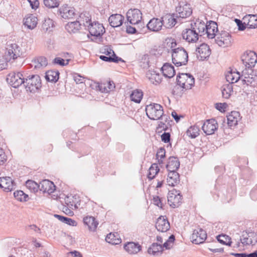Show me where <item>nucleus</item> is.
<instances>
[{"label":"nucleus","instance_id":"35","mask_svg":"<svg viewBox=\"0 0 257 257\" xmlns=\"http://www.w3.org/2000/svg\"><path fill=\"white\" fill-rule=\"evenodd\" d=\"M83 222L88 226L89 230L95 231L97 227L98 223L93 216H87L83 218Z\"/></svg>","mask_w":257,"mask_h":257},{"label":"nucleus","instance_id":"38","mask_svg":"<svg viewBox=\"0 0 257 257\" xmlns=\"http://www.w3.org/2000/svg\"><path fill=\"white\" fill-rule=\"evenodd\" d=\"M91 17L88 13H81L79 18L77 19L78 22L80 24V26L83 25L85 27L88 28V25L91 23Z\"/></svg>","mask_w":257,"mask_h":257},{"label":"nucleus","instance_id":"57","mask_svg":"<svg viewBox=\"0 0 257 257\" xmlns=\"http://www.w3.org/2000/svg\"><path fill=\"white\" fill-rule=\"evenodd\" d=\"M168 47L171 49V53L173 52L174 49H177V44L174 39H169L167 40V42Z\"/></svg>","mask_w":257,"mask_h":257},{"label":"nucleus","instance_id":"55","mask_svg":"<svg viewBox=\"0 0 257 257\" xmlns=\"http://www.w3.org/2000/svg\"><path fill=\"white\" fill-rule=\"evenodd\" d=\"M247 25L249 26V28L257 27V17L255 15H252L250 17Z\"/></svg>","mask_w":257,"mask_h":257},{"label":"nucleus","instance_id":"7","mask_svg":"<svg viewBox=\"0 0 257 257\" xmlns=\"http://www.w3.org/2000/svg\"><path fill=\"white\" fill-rule=\"evenodd\" d=\"M182 200V196L179 191L173 189L170 191L168 194V202L170 206L173 208L179 207Z\"/></svg>","mask_w":257,"mask_h":257},{"label":"nucleus","instance_id":"56","mask_svg":"<svg viewBox=\"0 0 257 257\" xmlns=\"http://www.w3.org/2000/svg\"><path fill=\"white\" fill-rule=\"evenodd\" d=\"M231 254L235 257H257V251L249 254L245 253H231Z\"/></svg>","mask_w":257,"mask_h":257},{"label":"nucleus","instance_id":"6","mask_svg":"<svg viewBox=\"0 0 257 257\" xmlns=\"http://www.w3.org/2000/svg\"><path fill=\"white\" fill-rule=\"evenodd\" d=\"M215 41L218 46L226 47L231 44V37L227 31H221L217 34Z\"/></svg>","mask_w":257,"mask_h":257},{"label":"nucleus","instance_id":"53","mask_svg":"<svg viewBox=\"0 0 257 257\" xmlns=\"http://www.w3.org/2000/svg\"><path fill=\"white\" fill-rule=\"evenodd\" d=\"M220 195L222 196H224L225 197V200L224 201V202H228L232 198L231 193H228L227 191L225 190L224 187H223L220 192L217 194V197H219Z\"/></svg>","mask_w":257,"mask_h":257},{"label":"nucleus","instance_id":"59","mask_svg":"<svg viewBox=\"0 0 257 257\" xmlns=\"http://www.w3.org/2000/svg\"><path fill=\"white\" fill-rule=\"evenodd\" d=\"M53 62L54 64H58L61 66H64L68 64L69 60H67L66 62L65 63V60L63 59L60 57H56L53 60Z\"/></svg>","mask_w":257,"mask_h":257},{"label":"nucleus","instance_id":"12","mask_svg":"<svg viewBox=\"0 0 257 257\" xmlns=\"http://www.w3.org/2000/svg\"><path fill=\"white\" fill-rule=\"evenodd\" d=\"M191 238L193 243L199 244L204 242L207 238V233L204 229L197 228L194 230Z\"/></svg>","mask_w":257,"mask_h":257},{"label":"nucleus","instance_id":"15","mask_svg":"<svg viewBox=\"0 0 257 257\" xmlns=\"http://www.w3.org/2000/svg\"><path fill=\"white\" fill-rule=\"evenodd\" d=\"M218 127L217 121L215 119L207 120L202 126V129L207 135L214 134Z\"/></svg>","mask_w":257,"mask_h":257},{"label":"nucleus","instance_id":"31","mask_svg":"<svg viewBox=\"0 0 257 257\" xmlns=\"http://www.w3.org/2000/svg\"><path fill=\"white\" fill-rule=\"evenodd\" d=\"M101 92L108 93L115 88V85L113 81H106L98 84L97 86Z\"/></svg>","mask_w":257,"mask_h":257},{"label":"nucleus","instance_id":"64","mask_svg":"<svg viewBox=\"0 0 257 257\" xmlns=\"http://www.w3.org/2000/svg\"><path fill=\"white\" fill-rule=\"evenodd\" d=\"M65 257H82V255L79 251L74 250L68 252Z\"/></svg>","mask_w":257,"mask_h":257},{"label":"nucleus","instance_id":"41","mask_svg":"<svg viewBox=\"0 0 257 257\" xmlns=\"http://www.w3.org/2000/svg\"><path fill=\"white\" fill-rule=\"evenodd\" d=\"M65 28L69 33H74L79 31L81 27L77 20L76 21L68 23L65 26Z\"/></svg>","mask_w":257,"mask_h":257},{"label":"nucleus","instance_id":"52","mask_svg":"<svg viewBox=\"0 0 257 257\" xmlns=\"http://www.w3.org/2000/svg\"><path fill=\"white\" fill-rule=\"evenodd\" d=\"M153 202L155 205L161 208H163L165 202V199L164 198H160L158 196H155L153 197Z\"/></svg>","mask_w":257,"mask_h":257},{"label":"nucleus","instance_id":"33","mask_svg":"<svg viewBox=\"0 0 257 257\" xmlns=\"http://www.w3.org/2000/svg\"><path fill=\"white\" fill-rule=\"evenodd\" d=\"M146 77L155 85L159 84L162 81L161 75L154 70H149L146 73Z\"/></svg>","mask_w":257,"mask_h":257},{"label":"nucleus","instance_id":"10","mask_svg":"<svg viewBox=\"0 0 257 257\" xmlns=\"http://www.w3.org/2000/svg\"><path fill=\"white\" fill-rule=\"evenodd\" d=\"M242 61L247 69H252L257 62V55L253 51L246 52L242 56Z\"/></svg>","mask_w":257,"mask_h":257},{"label":"nucleus","instance_id":"44","mask_svg":"<svg viewBox=\"0 0 257 257\" xmlns=\"http://www.w3.org/2000/svg\"><path fill=\"white\" fill-rule=\"evenodd\" d=\"M143 96V92L141 90H134L130 95L131 100L136 103H140Z\"/></svg>","mask_w":257,"mask_h":257},{"label":"nucleus","instance_id":"17","mask_svg":"<svg viewBox=\"0 0 257 257\" xmlns=\"http://www.w3.org/2000/svg\"><path fill=\"white\" fill-rule=\"evenodd\" d=\"M176 17L186 18L189 17L192 13V10L190 5L185 4L176 8Z\"/></svg>","mask_w":257,"mask_h":257},{"label":"nucleus","instance_id":"54","mask_svg":"<svg viewBox=\"0 0 257 257\" xmlns=\"http://www.w3.org/2000/svg\"><path fill=\"white\" fill-rule=\"evenodd\" d=\"M45 6L49 8H54L58 7L59 5L57 0H44Z\"/></svg>","mask_w":257,"mask_h":257},{"label":"nucleus","instance_id":"61","mask_svg":"<svg viewBox=\"0 0 257 257\" xmlns=\"http://www.w3.org/2000/svg\"><path fill=\"white\" fill-rule=\"evenodd\" d=\"M166 155V151L164 148H160L156 154L157 159H164Z\"/></svg>","mask_w":257,"mask_h":257},{"label":"nucleus","instance_id":"49","mask_svg":"<svg viewBox=\"0 0 257 257\" xmlns=\"http://www.w3.org/2000/svg\"><path fill=\"white\" fill-rule=\"evenodd\" d=\"M105 240L112 244H118L121 242V239L116 237L114 234L112 233L107 235Z\"/></svg>","mask_w":257,"mask_h":257},{"label":"nucleus","instance_id":"43","mask_svg":"<svg viewBox=\"0 0 257 257\" xmlns=\"http://www.w3.org/2000/svg\"><path fill=\"white\" fill-rule=\"evenodd\" d=\"M199 127L197 125L191 126L187 131V135L192 139L196 138L199 135Z\"/></svg>","mask_w":257,"mask_h":257},{"label":"nucleus","instance_id":"63","mask_svg":"<svg viewBox=\"0 0 257 257\" xmlns=\"http://www.w3.org/2000/svg\"><path fill=\"white\" fill-rule=\"evenodd\" d=\"M171 136L170 133L164 132L161 135V140L165 143H169L170 141Z\"/></svg>","mask_w":257,"mask_h":257},{"label":"nucleus","instance_id":"46","mask_svg":"<svg viewBox=\"0 0 257 257\" xmlns=\"http://www.w3.org/2000/svg\"><path fill=\"white\" fill-rule=\"evenodd\" d=\"M14 196L16 199L21 202L27 201L29 199L28 195L22 190L15 191L14 193Z\"/></svg>","mask_w":257,"mask_h":257},{"label":"nucleus","instance_id":"20","mask_svg":"<svg viewBox=\"0 0 257 257\" xmlns=\"http://www.w3.org/2000/svg\"><path fill=\"white\" fill-rule=\"evenodd\" d=\"M217 24L213 21L207 23L205 33L209 39L215 38L216 36V33H218Z\"/></svg>","mask_w":257,"mask_h":257},{"label":"nucleus","instance_id":"51","mask_svg":"<svg viewBox=\"0 0 257 257\" xmlns=\"http://www.w3.org/2000/svg\"><path fill=\"white\" fill-rule=\"evenodd\" d=\"M65 203L71 209H76L77 208L75 201L74 200L73 196H67L65 198Z\"/></svg>","mask_w":257,"mask_h":257},{"label":"nucleus","instance_id":"18","mask_svg":"<svg viewBox=\"0 0 257 257\" xmlns=\"http://www.w3.org/2000/svg\"><path fill=\"white\" fill-rule=\"evenodd\" d=\"M0 187L6 192H10L15 189V184L14 181L9 177H0Z\"/></svg>","mask_w":257,"mask_h":257},{"label":"nucleus","instance_id":"42","mask_svg":"<svg viewBox=\"0 0 257 257\" xmlns=\"http://www.w3.org/2000/svg\"><path fill=\"white\" fill-rule=\"evenodd\" d=\"M222 97L228 99L230 97L231 93L233 92V88L231 84L223 85L221 89Z\"/></svg>","mask_w":257,"mask_h":257},{"label":"nucleus","instance_id":"45","mask_svg":"<svg viewBox=\"0 0 257 257\" xmlns=\"http://www.w3.org/2000/svg\"><path fill=\"white\" fill-rule=\"evenodd\" d=\"M54 26V24L53 20L48 18L44 21L42 25V29L45 32H51L52 31Z\"/></svg>","mask_w":257,"mask_h":257},{"label":"nucleus","instance_id":"34","mask_svg":"<svg viewBox=\"0 0 257 257\" xmlns=\"http://www.w3.org/2000/svg\"><path fill=\"white\" fill-rule=\"evenodd\" d=\"M180 182V176L177 172H169L167 179V184L171 186H174Z\"/></svg>","mask_w":257,"mask_h":257},{"label":"nucleus","instance_id":"58","mask_svg":"<svg viewBox=\"0 0 257 257\" xmlns=\"http://www.w3.org/2000/svg\"><path fill=\"white\" fill-rule=\"evenodd\" d=\"M169 125V122H168L167 124L166 122L160 121L158 122V125L157 127V129L158 130L159 132H162V131H167L168 130V125Z\"/></svg>","mask_w":257,"mask_h":257},{"label":"nucleus","instance_id":"39","mask_svg":"<svg viewBox=\"0 0 257 257\" xmlns=\"http://www.w3.org/2000/svg\"><path fill=\"white\" fill-rule=\"evenodd\" d=\"M163 251L162 245L158 243H153L148 248V252L150 254L158 255Z\"/></svg>","mask_w":257,"mask_h":257},{"label":"nucleus","instance_id":"29","mask_svg":"<svg viewBox=\"0 0 257 257\" xmlns=\"http://www.w3.org/2000/svg\"><path fill=\"white\" fill-rule=\"evenodd\" d=\"M48 65L47 59L44 57H39L32 61L31 66L36 70H41Z\"/></svg>","mask_w":257,"mask_h":257},{"label":"nucleus","instance_id":"23","mask_svg":"<svg viewBox=\"0 0 257 257\" xmlns=\"http://www.w3.org/2000/svg\"><path fill=\"white\" fill-rule=\"evenodd\" d=\"M124 249L129 254H137L142 249V246L138 242H128L123 246Z\"/></svg>","mask_w":257,"mask_h":257},{"label":"nucleus","instance_id":"26","mask_svg":"<svg viewBox=\"0 0 257 257\" xmlns=\"http://www.w3.org/2000/svg\"><path fill=\"white\" fill-rule=\"evenodd\" d=\"M162 21L163 26L166 28H172L177 24V21L176 18H175L174 15H171L167 14L162 17Z\"/></svg>","mask_w":257,"mask_h":257},{"label":"nucleus","instance_id":"30","mask_svg":"<svg viewBox=\"0 0 257 257\" xmlns=\"http://www.w3.org/2000/svg\"><path fill=\"white\" fill-rule=\"evenodd\" d=\"M59 13L61 16L64 19L72 18L75 15L74 9L68 6L61 8Z\"/></svg>","mask_w":257,"mask_h":257},{"label":"nucleus","instance_id":"27","mask_svg":"<svg viewBox=\"0 0 257 257\" xmlns=\"http://www.w3.org/2000/svg\"><path fill=\"white\" fill-rule=\"evenodd\" d=\"M166 167L168 172H177L176 171L180 167V162L178 158L175 157H170Z\"/></svg>","mask_w":257,"mask_h":257},{"label":"nucleus","instance_id":"47","mask_svg":"<svg viewBox=\"0 0 257 257\" xmlns=\"http://www.w3.org/2000/svg\"><path fill=\"white\" fill-rule=\"evenodd\" d=\"M160 169L157 163L153 164L149 169V172L148 174V178L150 180L154 179L156 175L159 173Z\"/></svg>","mask_w":257,"mask_h":257},{"label":"nucleus","instance_id":"50","mask_svg":"<svg viewBox=\"0 0 257 257\" xmlns=\"http://www.w3.org/2000/svg\"><path fill=\"white\" fill-rule=\"evenodd\" d=\"M99 58L106 62H118L119 61H121L122 59L121 58H119L115 54V53H113V57H112L111 56H104V55H100L99 56Z\"/></svg>","mask_w":257,"mask_h":257},{"label":"nucleus","instance_id":"1","mask_svg":"<svg viewBox=\"0 0 257 257\" xmlns=\"http://www.w3.org/2000/svg\"><path fill=\"white\" fill-rule=\"evenodd\" d=\"M88 30L90 34L93 37L91 41L100 43L102 42V36L105 32V29L102 24L98 22H93L88 25Z\"/></svg>","mask_w":257,"mask_h":257},{"label":"nucleus","instance_id":"40","mask_svg":"<svg viewBox=\"0 0 257 257\" xmlns=\"http://www.w3.org/2000/svg\"><path fill=\"white\" fill-rule=\"evenodd\" d=\"M59 72L58 71L49 70L46 73V79L50 82H57L59 79Z\"/></svg>","mask_w":257,"mask_h":257},{"label":"nucleus","instance_id":"16","mask_svg":"<svg viewBox=\"0 0 257 257\" xmlns=\"http://www.w3.org/2000/svg\"><path fill=\"white\" fill-rule=\"evenodd\" d=\"M197 52V56L200 60H204L208 58L211 54V50L209 46L205 44L202 43L196 48V50Z\"/></svg>","mask_w":257,"mask_h":257},{"label":"nucleus","instance_id":"9","mask_svg":"<svg viewBox=\"0 0 257 257\" xmlns=\"http://www.w3.org/2000/svg\"><path fill=\"white\" fill-rule=\"evenodd\" d=\"M25 78L21 72H12L8 75L7 80L14 88H17L22 84H24Z\"/></svg>","mask_w":257,"mask_h":257},{"label":"nucleus","instance_id":"3","mask_svg":"<svg viewBox=\"0 0 257 257\" xmlns=\"http://www.w3.org/2000/svg\"><path fill=\"white\" fill-rule=\"evenodd\" d=\"M24 86L27 91L35 93L41 87V80L38 75H32L25 78Z\"/></svg>","mask_w":257,"mask_h":257},{"label":"nucleus","instance_id":"5","mask_svg":"<svg viewBox=\"0 0 257 257\" xmlns=\"http://www.w3.org/2000/svg\"><path fill=\"white\" fill-rule=\"evenodd\" d=\"M177 82L178 85L187 90L191 89L194 86L195 79L189 73H181L177 76Z\"/></svg>","mask_w":257,"mask_h":257},{"label":"nucleus","instance_id":"32","mask_svg":"<svg viewBox=\"0 0 257 257\" xmlns=\"http://www.w3.org/2000/svg\"><path fill=\"white\" fill-rule=\"evenodd\" d=\"M206 26L207 24H205L204 22L200 21H197L196 22L191 24V27L195 30V32H197V34L200 36L204 34Z\"/></svg>","mask_w":257,"mask_h":257},{"label":"nucleus","instance_id":"28","mask_svg":"<svg viewBox=\"0 0 257 257\" xmlns=\"http://www.w3.org/2000/svg\"><path fill=\"white\" fill-rule=\"evenodd\" d=\"M37 24L38 19L33 14L28 15L24 19V25L29 29H34Z\"/></svg>","mask_w":257,"mask_h":257},{"label":"nucleus","instance_id":"8","mask_svg":"<svg viewBox=\"0 0 257 257\" xmlns=\"http://www.w3.org/2000/svg\"><path fill=\"white\" fill-rule=\"evenodd\" d=\"M127 21L132 25L139 24L142 19V13L138 9H130L126 13Z\"/></svg>","mask_w":257,"mask_h":257},{"label":"nucleus","instance_id":"62","mask_svg":"<svg viewBox=\"0 0 257 257\" xmlns=\"http://www.w3.org/2000/svg\"><path fill=\"white\" fill-rule=\"evenodd\" d=\"M217 239L220 243L224 244L226 243V241L229 239V236L226 235L221 234L217 236Z\"/></svg>","mask_w":257,"mask_h":257},{"label":"nucleus","instance_id":"36","mask_svg":"<svg viewBox=\"0 0 257 257\" xmlns=\"http://www.w3.org/2000/svg\"><path fill=\"white\" fill-rule=\"evenodd\" d=\"M225 78L229 84H232L241 80V75L238 72L231 70L226 74Z\"/></svg>","mask_w":257,"mask_h":257},{"label":"nucleus","instance_id":"24","mask_svg":"<svg viewBox=\"0 0 257 257\" xmlns=\"http://www.w3.org/2000/svg\"><path fill=\"white\" fill-rule=\"evenodd\" d=\"M240 119V113L238 111H232L227 115V123L229 127L235 126Z\"/></svg>","mask_w":257,"mask_h":257},{"label":"nucleus","instance_id":"37","mask_svg":"<svg viewBox=\"0 0 257 257\" xmlns=\"http://www.w3.org/2000/svg\"><path fill=\"white\" fill-rule=\"evenodd\" d=\"M161 70L164 76L166 77L171 78L175 74L174 66L168 63L164 64Z\"/></svg>","mask_w":257,"mask_h":257},{"label":"nucleus","instance_id":"2","mask_svg":"<svg viewBox=\"0 0 257 257\" xmlns=\"http://www.w3.org/2000/svg\"><path fill=\"white\" fill-rule=\"evenodd\" d=\"M172 62L174 64L179 67L186 65L188 60V55L187 51L182 47H178L177 49H174L172 52Z\"/></svg>","mask_w":257,"mask_h":257},{"label":"nucleus","instance_id":"4","mask_svg":"<svg viewBox=\"0 0 257 257\" xmlns=\"http://www.w3.org/2000/svg\"><path fill=\"white\" fill-rule=\"evenodd\" d=\"M147 116L152 120H158L162 116L164 111L161 105L153 103L147 105L146 107Z\"/></svg>","mask_w":257,"mask_h":257},{"label":"nucleus","instance_id":"60","mask_svg":"<svg viewBox=\"0 0 257 257\" xmlns=\"http://www.w3.org/2000/svg\"><path fill=\"white\" fill-rule=\"evenodd\" d=\"M10 61L7 59V57L0 58V70H3L7 68L8 66V62Z\"/></svg>","mask_w":257,"mask_h":257},{"label":"nucleus","instance_id":"48","mask_svg":"<svg viewBox=\"0 0 257 257\" xmlns=\"http://www.w3.org/2000/svg\"><path fill=\"white\" fill-rule=\"evenodd\" d=\"M26 186L31 192H36L40 190V183L38 184L32 180H28L26 182Z\"/></svg>","mask_w":257,"mask_h":257},{"label":"nucleus","instance_id":"21","mask_svg":"<svg viewBox=\"0 0 257 257\" xmlns=\"http://www.w3.org/2000/svg\"><path fill=\"white\" fill-rule=\"evenodd\" d=\"M170 227V223L164 216H160L157 220L156 228L158 231L165 232L168 231Z\"/></svg>","mask_w":257,"mask_h":257},{"label":"nucleus","instance_id":"19","mask_svg":"<svg viewBox=\"0 0 257 257\" xmlns=\"http://www.w3.org/2000/svg\"><path fill=\"white\" fill-rule=\"evenodd\" d=\"M163 23L162 18L160 19L154 18L150 20L147 25V28L153 32H158L162 29Z\"/></svg>","mask_w":257,"mask_h":257},{"label":"nucleus","instance_id":"25","mask_svg":"<svg viewBox=\"0 0 257 257\" xmlns=\"http://www.w3.org/2000/svg\"><path fill=\"white\" fill-rule=\"evenodd\" d=\"M124 17L117 14L111 15L108 19L110 25L113 28L121 26Z\"/></svg>","mask_w":257,"mask_h":257},{"label":"nucleus","instance_id":"22","mask_svg":"<svg viewBox=\"0 0 257 257\" xmlns=\"http://www.w3.org/2000/svg\"><path fill=\"white\" fill-rule=\"evenodd\" d=\"M40 190L50 194L55 190V186L52 181L44 180L40 183Z\"/></svg>","mask_w":257,"mask_h":257},{"label":"nucleus","instance_id":"14","mask_svg":"<svg viewBox=\"0 0 257 257\" xmlns=\"http://www.w3.org/2000/svg\"><path fill=\"white\" fill-rule=\"evenodd\" d=\"M182 38L186 42L190 43H196L199 38L198 34L197 32L193 30L191 27L189 29H186L182 31Z\"/></svg>","mask_w":257,"mask_h":257},{"label":"nucleus","instance_id":"11","mask_svg":"<svg viewBox=\"0 0 257 257\" xmlns=\"http://www.w3.org/2000/svg\"><path fill=\"white\" fill-rule=\"evenodd\" d=\"M7 50L5 57H7L9 61L15 60L22 55L21 48L17 44H12Z\"/></svg>","mask_w":257,"mask_h":257},{"label":"nucleus","instance_id":"13","mask_svg":"<svg viewBox=\"0 0 257 257\" xmlns=\"http://www.w3.org/2000/svg\"><path fill=\"white\" fill-rule=\"evenodd\" d=\"M256 76L253 73L252 69L246 68L242 71L241 75V80L243 84L247 86L251 85L254 82Z\"/></svg>","mask_w":257,"mask_h":257}]
</instances>
